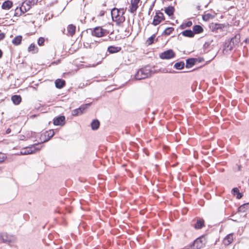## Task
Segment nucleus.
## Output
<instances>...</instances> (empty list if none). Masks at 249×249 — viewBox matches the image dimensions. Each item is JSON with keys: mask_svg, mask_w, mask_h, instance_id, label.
I'll use <instances>...</instances> for the list:
<instances>
[{"mask_svg": "<svg viewBox=\"0 0 249 249\" xmlns=\"http://www.w3.org/2000/svg\"><path fill=\"white\" fill-rule=\"evenodd\" d=\"M174 31L173 27H167L163 32V35L165 36H169Z\"/></svg>", "mask_w": 249, "mask_h": 249, "instance_id": "obj_29", "label": "nucleus"}, {"mask_svg": "<svg viewBox=\"0 0 249 249\" xmlns=\"http://www.w3.org/2000/svg\"><path fill=\"white\" fill-rule=\"evenodd\" d=\"M140 0H131L128 8V11L131 14L136 13L139 7Z\"/></svg>", "mask_w": 249, "mask_h": 249, "instance_id": "obj_9", "label": "nucleus"}, {"mask_svg": "<svg viewBox=\"0 0 249 249\" xmlns=\"http://www.w3.org/2000/svg\"><path fill=\"white\" fill-rule=\"evenodd\" d=\"M38 0H36V1L33 2V5L36 4V3H37V2H38Z\"/></svg>", "mask_w": 249, "mask_h": 249, "instance_id": "obj_44", "label": "nucleus"}, {"mask_svg": "<svg viewBox=\"0 0 249 249\" xmlns=\"http://www.w3.org/2000/svg\"><path fill=\"white\" fill-rule=\"evenodd\" d=\"M57 2H58V0H56L55 1H54V2H53L52 4L57 3Z\"/></svg>", "mask_w": 249, "mask_h": 249, "instance_id": "obj_47", "label": "nucleus"}, {"mask_svg": "<svg viewBox=\"0 0 249 249\" xmlns=\"http://www.w3.org/2000/svg\"><path fill=\"white\" fill-rule=\"evenodd\" d=\"M160 58L162 59H169L175 56V53L172 50H169L162 53L160 54Z\"/></svg>", "mask_w": 249, "mask_h": 249, "instance_id": "obj_11", "label": "nucleus"}, {"mask_svg": "<svg viewBox=\"0 0 249 249\" xmlns=\"http://www.w3.org/2000/svg\"><path fill=\"white\" fill-rule=\"evenodd\" d=\"M245 41L246 42V43H248L249 42V38H246L245 40Z\"/></svg>", "mask_w": 249, "mask_h": 249, "instance_id": "obj_45", "label": "nucleus"}, {"mask_svg": "<svg viewBox=\"0 0 249 249\" xmlns=\"http://www.w3.org/2000/svg\"><path fill=\"white\" fill-rule=\"evenodd\" d=\"M11 100L15 105H18L21 101V97L19 95H14L11 97Z\"/></svg>", "mask_w": 249, "mask_h": 249, "instance_id": "obj_22", "label": "nucleus"}, {"mask_svg": "<svg viewBox=\"0 0 249 249\" xmlns=\"http://www.w3.org/2000/svg\"><path fill=\"white\" fill-rule=\"evenodd\" d=\"M196 63V61L194 58H190L186 60V67L187 68H191Z\"/></svg>", "mask_w": 249, "mask_h": 249, "instance_id": "obj_28", "label": "nucleus"}, {"mask_svg": "<svg viewBox=\"0 0 249 249\" xmlns=\"http://www.w3.org/2000/svg\"><path fill=\"white\" fill-rule=\"evenodd\" d=\"M192 22L191 21H187V22L185 23H183L180 26V28L181 29H184L186 28H187V27H191L192 25Z\"/></svg>", "mask_w": 249, "mask_h": 249, "instance_id": "obj_33", "label": "nucleus"}, {"mask_svg": "<svg viewBox=\"0 0 249 249\" xmlns=\"http://www.w3.org/2000/svg\"><path fill=\"white\" fill-rule=\"evenodd\" d=\"M193 226L196 230L201 229L205 226V221L203 219L198 218Z\"/></svg>", "mask_w": 249, "mask_h": 249, "instance_id": "obj_14", "label": "nucleus"}, {"mask_svg": "<svg viewBox=\"0 0 249 249\" xmlns=\"http://www.w3.org/2000/svg\"><path fill=\"white\" fill-rule=\"evenodd\" d=\"M234 237L233 233H230L228 234L223 240V243L225 246H229L232 243L234 240Z\"/></svg>", "mask_w": 249, "mask_h": 249, "instance_id": "obj_13", "label": "nucleus"}, {"mask_svg": "<svg viewBox=\"0 0 249 249\" xmlns=\"http://www.w3.org/2000/svg\"><path fill=\"white\" fill-rule=\"evenodd\" d=\"M193 32H194V35L195 34H199L203 32L204 30L203 27L199 25H196L193 27Z\"/></svg>", "mask_w": 249, "mask_h": 249, "instance_id": "obj_18", "label": "nucleus"}, {"mask_svg": "<svg viewBox=\"0 0 249 249\" xmlns=\"http://www.w3.org/2000/svg\"><path fill=\"white\" fill-rule=\"evenodd\" d=\"M36 45L34 43H32L28 48L29 52H32L33 53L37 52V51H35Z\"/></svg>", "mask_w": 249, "mask_h": 249, "instance_id": "obj_34", "label": "nucleus"}, {"mask_svg": "<svg viewBox=\"0 0 249 249\" xmlns=\"http://www.w3.org/2000/svg\"><path fill=\"white\" fill-rule=\"evenodd\" d=\"M0 238L1 239L2 242L5 243H12L16 241V238L14 236L9 235L7 233L3 232L0 233Z\"/></svg>", "mask_w": 249, "mask_h": 249, "instance_id": "obj_7", "label": "nucleus"}, {"mask_svg": "<svg viewBox=\"0 0 249 249\" xmlns=\"http://www.w3.org/2000/svg\"><path fill=\"white\" fill-rule=\"evenodd\" d=\"M215 28L216 29H221L222 28L221 25L219 24H216L215 25Z\"/></svg>", "mask_w": 249, "mask_h": 249, "instance_id": "obj_37", "label": "nucleus"}, {"mask_svg": "<svg viewBox=\"0 0 249 249\" xmlns=\"http://www.w3.org/2000/svg\"><path fill=\"white\" fill-rule=\"evenodd\" d=\"M60 62V60H58L56 61H53L52 63V64H57Z\"/></svg>", "mask_w": 249, "mask_h": 249, "instance_id": "obj_39", "label": "nucleus"}, {"mask_svg": "<svg viewBox=\"0 0 249 249\" xmlns=\"http://www.w3.org/2000/svg\"><path fill=\"white\" fill-rule=\"evenodd\" d=\"M65 85L66 82L64 79L59 78L55 81V86L57 89H61L65 87Z\"/></svg>", "mask_w": 249, "mask_h": 249, "instance_id": "obj_15", "label": "nucleus"}, {"mask_svg": "<svg viewBox=\"0 0 249 249\" xmlns=\"http://www.w3.org/2000/svg\"><path fill=\"white\" fill-rule=\"evenodd\" d=\"M45 39L44 37H40L37 40V44L39 46H42L44 45Z\"/></svg>", "mask_w": 249, "mask_h": 249, "instance_id": "obj_35", "label": "nucleus"}, {"mask_svg": "<svg viewBox=\"0 0 249 249\" xmlns=\"http://www.w3.org/2000/svg\"><path fill=\"white\" fill-rule=\"evenodd\" d=\"M22 39V36H16L13 40H12V43L18 46L20 44L21 42Z\"/></svg>", "mask_w": 249, "mask_h": 249, "instance_id": "obj_23", "label": "nucleus"}, {"mask_svg": "<svg viewBox=\"0 0 249 249\" xmlns=\"http://www.w3.org/2000/svg\"><path fill=\"white\" fill-rule=\"evenodd\" d=\"M240 42V35L236 34L234 36L231 38L229 45L231 49L238 46Z\"/></svg>", "mask_w": 249, "mask_h": 249, "instance_id": "obj_12", "label": "nucleus"}, {"mask_svg": "<svg viewBox=\"0 0 249 249\" xmlns=\"http://www.w3.org/2000/svg\"><path fill=\"white\" fill-rule=\"evenodd\" d=\"M151 71L149 67H145L140 69L138 71L135 75L137 80H141L146 78L151 75Z\"/></svg>", "mask_w": 249, "mask_h": 249, "instance_id": "obj_1", "label": "nucleus"}, {"mask_svg": "<svg viewBox=\"0 0 249 249\" xmlns=\"http://www.w3.org/2000/svg\"><path fill=\"white\" fill-rule=\"evenodd\" d=\"M183 36L188 37H193L194 36V32L191 30H186L181 33Z\"/></svg>", "mask_w": 249, "mask_h": 249, "instance_id": "obj_24", "label": "nucleus"}, {"mask_svg": "<svg viewBox=\"0 0 249 249\" xmlns=\"http://www.w3.org/2000/svg\"><path fill=\"white\" fill-rule=\"evenodd\" d=\"M232 194L236 196L237 199H240L243 196V194L240 192L238 188H233L231 190Z\"/></svg>", "mask_w": 249, "mask_h": 249, "instance_id": "obj_19", "label": "nucleus"}, {"mask_svg": "<svg viewBox=\"0 0 249 249\" xmlns=\"http://www.w3.org/2000/svg\"><path fill=\"white\" fill-rule=\"evenodd\" d=\"M3 161V160L2 159H1V158H0V163H1Z\"/></svg>", "mask_w": 249, "mask_h": 249, "instance_id": "obj_46", "label": "nucleus"}, {"mask_svg": "<svg viewBox=\"0 0 249 249\" xmlns=\"http://www.w3.org/2000/svg\"><path fill=\"white\" fill-rule=\"evenodd\" d=\"M54 135V132L53 129H50L48 131H46L44 133V136L45 137H47L48 138L44 140H43V142H46L49 141Z\"/></svg>", "mask_w": 249, "mask_h": 249, "instance_id": "obj_16", "label": "nucleus"}, {"mask_svg": "<svg viewBox=\"0 0 249 249\" xmlns=\"http://www.w3.org/2000/svg\"><path fill=\"white\" fill-rule=\"evenodd\" d=\"M107 52H109V46L107 48Z\"/></svg>", "mask_w": 249, "mask_h": 249, "instance_id": "obj_49", "label": "nucleus"}, {"mask_svg": "<svg viewBox=\"0 0 249 249\" xmlns=\"http://www.w3.org/2000/svg\"><path fill=\"white\" fill-rule=\"evenodd\" d=\"M11 131V129L9 128H8V129L6 130V134H9V133H10Z\"/></svg>", "mask_w": 249, "mask_h": 249, "instance_id": "obj_40", "label": "nucleus"}, {"mask_svg": "<svg viewBox=\"0 0 249 249\" xmlns=\"http://www.w3.org/2000/svg\"><path fill=\"white\" fill-rule=\"evenodd\" d=\"M90 105V103L86 104L81 105L79 107L73 109L71 114L72 116H79L84 113L85 110Z\"/></svg>", "mask_w": 249, "mask_h": 249, "instance_id": "obj_8", "label": "nucleus"}, {"mask_svg": "<svg viewBox=\"0 0 249 249\" xmlns=\"http://www.w3.org/2000/svg\"><path fill=\"white\" fill-rule=\"evenodd\" d=\"M164 20L165 17L163 14L160 11H158L154 16L152 24L154 26H157Z\"/></svg>", "mask_w": 249, "mask_h": 249, "instance_id": "obj_6", "label": "nucleus"}, {"mask_svg": "<svg viewBox=\"0 0 249 249\" xmlns=\"http://www.w3.org/2000/svg\"><path fill=\"white\" fill-rule=\"evenodd\" d=\"M207 243V239L205 235H203L197 238L193 242L192 245L193 249H201L205 246Z\"/></svg>", "mask_w": 249, "mask_h": 249, "instance_id": "obj_3", "label": "nucleus"}, {"mask_svg": "<svg viewBox=\"0 0 249 249\" xmlns=\"http://www.w3.org/2000/svg\"><path fill=\"white\" fill-rule=\"evenodd\" d=\"M69 33L72 36L75 33L76 27L73 24H70L67 28Z\"/></svg>", "mask_w": 249, "mask_h": 249, "instance_id": "obj_26", "label": "nucleus"}, {"mask_svg": "<svg viewBox=\"0 0 249 249\" xmlns=\"http://www.w3.org/2000/svg\"><path fill=\"white\" fill-rule=\"evenodd\" d=\"M25 9H26L25 7L24 8L22 7V11H25Z\"/></svg>", "mask_w": 249, "mask_h": 249, "instance_id": "obj_48", "label": "nucleus"}, {"mask_svg": "<svg viewBox=\"0 0 249 249\" xmlns=\"http://www.w3.org/2000/svg\"><path fill=\"white\" fill-rule=\"evenodd\" d=\"M174 67L177 70H182L184 67V63L183 62L176 63L174 64Z\"/></svg>", "mask_w": 249, "mask_h": 249, "instance_id": "obj_30", "label": "nucleus"}, {"mask_svg": "<svg viewBox=\"0 0 249 249\" xmlns=\"http://www.w3.org/2000/svg\"><path fill=\"white\" fill-rule=\"evenodd\" d=\"M100 122L97 119H94L92 120L90 124V126L92 130H97L100 126Z\"/></svg>", "mask_w": 249, "mask_h": 249, "instance_id": "obj_20", "label": "nucleus"}, {"mask_svg": "<svg viewBox=\"0 0 249 249\" xmlns=\"http://www.w3.org/2000/svg\"><path fill=\"white\" fill-rule=\"evenodd\" d=\"M28 3L31 4L33 5V2H35L34 0H28Z\"/></svg>", "mask_w": 249, "mask_h": 249, "instance_id": "obj_41", "label": "nucleus"}, {"mask_svg": "<svg viewBox=\"0 0 249 249\" xmlns=\"http://www.w3.org/2000/svg\"><path fill=\"white\" fill-rule=\"evenodd\" d=\"M65 123L66 118L64 115H59L53 119V124L54 125L63 126Z\"/></svg>", "mask_w": 249, "mask_h": 249, "instance_id": "obj_10", "label": "nucleus"}, {"mask_svg": "<svg viewBox=\"0 0 249 249\" xmlns=\"http://www.w3.org/2000/svg\"><path fill=\"white\" fill-rule=\"evenodd\" d=\"M87 33H90L93 36L101 37L104 36L107 33V31L103 29L101 27H96L92 30L88 29L86 30Z\"/></svg>", "mask_w": 249, "mask_h": 249, "instance_id": "obj_4", "label": "nucleus"}, {"mask_svg": "<svg viewBox=\"0 0 249 249\" xmlns=\"http://www.w3.org/2000/svg\"><path fill=\"white\" fill-rule=\"evenodd\" d=\"M121 50L120 47H114L110 46V53L119 52Z\"/></svg>", "mask_w": 249, "mask_h": 249, "instance_id": "obj_32", "label": "nucleus"}, {"mask_svg": "<svg viewBox=\"0 0 249 249\" xmlns=\"http://www.w3.org/2000/svg\"><path fill=\"white\" fill-rule=\"evenodd\" d=\"M3 52L0 49V59L2 57Z\"/></svg>", "mask_w": 249, "mask_h": 249, "instance_id": "obj_43", "label": "nucleus"}, {"mask_svg": "<svg viewBox=\"0 0 249 249\" xmlns=\"http://www.w3.org/2000/svg\"><path fill=\"white\" fill-rule=\"evenodd\" d=\"M105 11H104V10H101L100 12V13H99V16H101V17H102L104 15H105Z\"/></svg>", "mask_w": 249, "mask_h": 249, "instance_id": "obj_38", "label": "nucleus"}, {"mask_svg": "<svg viewBox=\"0 0 249 249\" xmlns=\"http://www.w3.org/2000/svg\"><path fill=\"white\" fill-rule=\"evenodd\" d=\"M156 38V35L153 34L150 37L148 38L146 40V44L148 45H150L154 43V40Z\"/></svg>", "mask_w": 249, "mask_h": 249, "instance_id": "obj_31", "label": "nucleus"}, {"mask_svg": "<svg viewBox=\"0 0 249 249\" xmlns=\"http://www.w3.org/2000/svg\"><path fill=\"white\" fill-rule=\"evenodd\" d=\"M28 10L25 9V11H22V6L19 7V8L17 7L15 9V11L14 13V16L15 17H19L22 14L26 12Z\"/></svg>", "mask_w": 249, "mask_h": 249, "instance_id": "obj_21", "label": "nucleus"}, {"mask_svg": "<svg viewBox=\"0 0 249 249\" xmlns=\"http://www.w3.org/2000/svg\"><path fill=\"white\" fill-rule=\"evenodd\" d=\"M175 9L174 7L169 6L165 9V12L169 16H172L174 14Z\"/></svg>", "mask_w": 249, "mask_h": 249, "instance_id": "obj_27", "label": "nucleus"}, {"mask_svg": "<svg viewBox=\"0 0 249 249\" xmlns=\"http://www.w3.org/2000/svg\"><path fill=\"white\" fill-rule=\"evenodd\" d=\"M20 137L21 140H24L25 139V136L24 135L20 136Z\"/></svg>", "mask_w": 249, "mask_h": 249, "instance_id": "obj_42", "label": "nucleus"}, {"mask_svg": "<svg viewBox=\"0 0 249 249\" xmlns=\"http://www.w3.org/2000/svg\"><path fill=\"white\" fill-rule=\"evenodd\" d=\"M5 37V34L3 33H0V41L3 40Z\"/></svg>", "mask_w": 249, "mask_h": 249, "instance_id": "obj_36", "label": "nucleus"}, {"mask_svg": "<svg viewBox=\"0 0 249 249\" xmlns=\"http://www.w3.org/2000/svg\"><path fill=\"white\" fill-rule=\"evenodd\" d=\"M123 12H121L117 8H113L111 11V16L113 21L116 22L117 24L122 22L124 18L123 16Z\"/></svg>", "mask_w": 249, "mask_h": 249, "instance_id": "obj_2", "label": "nucleus"}, {"mask_svg": "<svg viewBox=\"0 0 249 249\" xmlns=\"http://www.w3.org/2000/svg\"><path fill=\"white\" fill-rule=\"evenodd\" d=\"M13 6V2L10 0H7L4 1L1 5V8L4 10H9Z\"/></svg>", "mask_w": 249, "mask_h": 249, "instance_id": "obj_17", "label": "nucleus"}, {"mask_svg": "<svg viewBox=\"0 0 249 249\" xmlns=\"http://www.w3.org/2000/svg\"><path fill=\"white\" fill-rule=\"evenodd\" d=\"M37 145V144H34L30 147H27L22 149L20 152V154L21 155H26L35 153L36 151L40 150L39 148L36 147Z\"/></svg>", "mask_w": 249, "mask_h": 249, "instance_id": "obj_5", "label": "nucleus"}, {"mask_svg": "<svg viewBox=\"0 0 249 249\" xmlns=\"http://www.w3.org/2000/svg\"><path fill=\"white\" fill-rule=\"evenodd\" d=\"M248 211H249V202L245 203L239 207V211L240 212L244 213Z\"/></svg>", "mask_w": 249, "mask_h": 249, "instance_id": "obj_25", "label": "nucleus"}]
</instances>
